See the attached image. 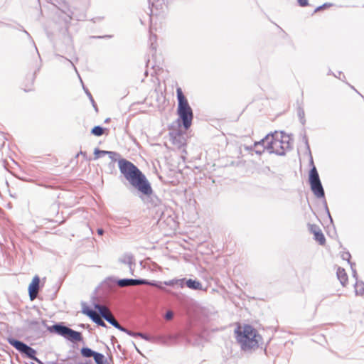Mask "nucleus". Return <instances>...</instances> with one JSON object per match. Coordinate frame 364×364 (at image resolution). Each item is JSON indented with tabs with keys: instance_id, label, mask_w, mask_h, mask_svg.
I'll return each instance as SVG.
<instances>
[{
	"instance_id": "21",
	"label": "nucleus",
	"mask_w": 364,
	"mask_h": 364,
	"mask_svg": "<svg viewBox=\"0 0 364 364\" xmlns=\"http://www.w3.org/2000/svg\"><path fill=\"white\" fill-rule=\"evenodd\" d=\"M331 6H332V4H331L326 3V4H323L322 6H320L317 7V8L315 9L314 12H315V13H316V12H318V11H321V10L323 9L331 7Z\"/></svg>"
},
{
	"instance_id": "14",
	"label": "nucleus",
	"mask_w": 364,
	"mask_h": 364,
	"mask_svg": "<svg viewBox=\"0 0 364 364\" xmlns=\"http://www.w3.org/2000/svg\"><path fill=\"white\" fill-rule=\"evenodd\" d=\"M105 319L109 323H111L112 326H114L115 328L120 330L121 331L127 332L126 329L123 328L122 326H120V324L114 318L112 314L109 315V316H106Z\"/></svg>"
},
{
	"instance_id": "9",
	"label": "nucleus",
	"mask_w": 364,
	"mask_h": 364,
	"mask_svg": "<svg viewBox=\"0 0 364 364\" xmlns=\"http://www.w3.org/2000/svg\"><path fill=\"white\" fill-rule=\"evenodd\" d=\"M309 230L311 234L314 235V240L320 245H326V238L322 232L321 228L316 225H310Z\"/></svg>"
},
{
	"instance_id": "11",
	"label": "nucleus",
	"mask_w": 364,
	"mask_h": 364,
	"mask_svg": "<svg viewBox=\"0 0 364 364\" xmlns=\"http://www.w3.org/2000/svg\"><path fill=\"white\" fill-rule=\"evenodd\" d=\"M84 313L87 316H88L97 325L101 326L102 327H106V324L102 320L100 316L96 311H95L93 310L87 309V310L84 311Z\"/></svg>"
},
{
	"instance_id": "24",
	"label": "nucleus",
	"mask_w": 364,
	"mask_h": 364,
	"mask_svg": "<svg viewBox=\"0 0 364 364\" xmlns=\"http://www.w3.org/2000/svg\"><path fill=\"white\" fill-rule=\"evenodd\" d=\"M107 152L105 151H95V158H99L101 155H105Z\"/></svg>"
},
{
	"instance_id": "5",
	"label": "nucleus",
	"mask_w": 364,
	"mask_h": 364,
	"mask_svg": "<svg viewBox=\"0 0 364 364\" xmlns=\"http://www.w3.org/2000/svg\"><path fill=\"white\" fill-rule=\"evenodd\" d=\"M310 165L311 168L309 174V181L311 189L316 198H321L324 197V190L321 185L317 169L314 165L313 158L311 157Z\"/></svg>"
},
{
	"instance_id": "22",
	"label": "nucleus",
	"mask_w": 364,
	"mask_h": 364,
	"mask_svg": "<svg viewBox=\"0 0 364 364\" xmlns=\"http://www.w3.org/2000/svg\"><path fill=\"white\" fill-rule=\"evenodd\" d=\"M173 313L171 311H168L164 316L165 319L167 321L171 320L173 318Z\"/></svg>"
},
{
	"instance_id": "7",
	"label": "nucleus",
	"mask_w": 364,
	"mask_h": 364,
	"mask_svg": "<svg viewBox=\"0 0 364 364\" xmlns=\"http://www.w3.org/2000/svg\"><path fill=\"white\" fill-rule=\"evenodd\" d=\"M9 343L20 352L25 353L28 358L38 362V360L35 356L36 351L33 348L28 346L19 341L14 339L9 340Z\"/></svg>"
},
{
	"instance_id": "3",
	"label": "nucleus",
	"mask_w": 364,
	"mask_h": 364,
	"mask_svg": "<svg viewBox=\"0 0 364 364\" xmlns=\"http://www.w3.org/2000/svg\"><path fill=\"white\" fill-rule=\"evenodd\" d=\"M235 338L243 350H249L258 347L262 336L251 325L238 323L234 331Z\"/></svg>"
},
{
	"instance_id": "26",
	"label": "nucleus",
	"mask_w": 364,
	"mask_h": 364,
	"mask_svg": "<svg viewBox=\"0 0 364 364\" xmlns=\"http://www.w3.org/2000/svg\"><path fill=\"white\" fill-rule=\"evenodd\" d=\"M179 282H183V280H177V281L176 282V284H178Z\"/></svg>"
},
{
	"instance_id": "17",
	"label": "nucleus",
	"mask_w": 364,
	"mask_h": 364,
	"mask_svg": "<svg viewBox=\"0 0 364 364\" xmlns=\"http://www.w3.org/2000/svg\"><path fill=\"white\" fill-rule=\"evenodd\" d=\"M96 308L98 309L100 314L104 318H105L106 316H109V315L112 314L109 309L105 306L97 305Z\"/></svg>"
},
{
	"instance_id": "6",
	"label": "nucleus",
	"mask_w": 364,
	"mask_h": 364,
	"mask_svg": "<svg viewBox=\"0 0 364 364\" xmlns=\"http://www.w3.org/2000/svg\"><path fill=\"white\" fill-rule=\"evenodd\" d=\"M50 330L73 343L82 341V336L80 332L75 331L67 326L55 324L52 326Z\"/></svg>"
},
{
	"instance_id": "12",
	"label": "nucleus",
	"mask_w": 364,
	"mask_h": 364,
	"mask_svg": "<svg viewBox=\"0 0 364 364\" xmlns=\"http://www.w3.org/2000/svg\"><path fill=\"white\" fill-rule=\"evenodd\" d=\"M144 284H148V282H146L144 280L132 279H120L117 282V284L121 287L131 286V285Z\"/></svg>"
},
{
	"instance_id": "23",
	"label": "nucleus",
	"mask_w": 364,
	"mask_h": 364,
	"mask_svg": "<svg viewBox=\"0 0 364 364\" xmlns=\"http://www.w3.org/2000/svg\"><path fill=\"white\" fill-rule=\"evenodd\" d=\"M299 6L304 7L309 5V1L308 0H297Z\"/></svg>"
},
{
	"instance_id": "16",
	"label": "nucleus",
	"mask_w": 364,
	"mask_h": 364,
	"mask_svg": "<svg viewBox=\"0 0 364 364\" xmlns=\"http://www.w3.org/2000/svg\"><path fill=\"white\" fill-rule=\"evenodd\" d=\"M186 285L188 288L192 289H201L202 284L200 282L193 280L191 279L186 281Z\"/></svg>"
},
{
	"instance_id": "15",
	"label": "nucleus",
	"mask_w": 364,
	"mask_h": 364,
	"mask_svg": "<svg viewBox=\"0 0 364 364\" xmlns=\"http://www.w3.org/2000/svg\"><path fill=\"white\" fill-rule=\"evenodd\" d=\"M355 292L357 296H361L364 298V283L361 281H357L355 284Z\"/></svg>"
},
{
	"instance_id": "4",
	"label": "nucleus",
	"mask_w": 364,
	"mask_h": 364,
	"mask_svg": "<svg viewBox=\"0 0 364 364\" xmlns=\"http://www.w3.org/2000/svg\"><path fill=\"white\" fill-rule=\"evenodd\" d=\"M176 95L178 100L177 114L181 120L185 130H188L192 125L193 112L190 106L186 97L181 87H177Z\"/></svg>"
},
{
	"instance_id": "1",
	"label": "nucleus",
	"mask_w": 364,
	"mask_h": 364,
	"mask_svg": "<svg viewBox=\"0 0 364 364\" xmlns=\"http://www.w3.org/2000/svg\"><path fill=\"white\" fill-rule=\"evenodd\" d=\"M289 136L282 132H275L267 135L260 141L255 142L254 148L257 154H261L265 151L283 155L291 148Z\"/></svg>"
},
{
	"instance_id": "2",
	"label": "nucleus",
	"mask_w": 364,
	"mask_h": 364,
	"mask_svg": "<svg viewBox=\"0 0 364 364\" xmlns=\"http://www.w3.org/2000/svg\"><path fill=\"white\" fill-rule=\"evenodd\" d=\"M119 168L129 183L146 196L152 194L150 183L142 172L132 163L125 159L119 161Z\"/></svg>"
},
{
	"instance_id": "18",
	"label": "nucleus",
	"mask_w": 364,
	"mask_h": 364,
	"mask_svg": "<svg viewBox=\"0 0 364 364\" xmlns=\"http://www.w3.org/2000/svg\"><path fill=\"white\" fill-rule=\"evenodd\" d=\"M104 131L102 127L96 126L92 129L91 133L95 136H100L104 134Z\"/></svg>"
},
{
	"instance_id": "10",
	"label": "nucleus",
	"mask_w": 364,
	"mask_h": 364,
	"mask_svg": "<svg viewBox=\"0 0 364 364\" xmlns=\"http://www.w3.org/2000/svg\"><path fill=\"white\" fill-rule=\"evenodd\" d=\"M39 284H40V278L38 275H36L31 282L28 286V293L30 299L31 301L34 300L37 296L39 291Z\"/></svg>"
},
{
	"instance_id": "20",
	"label": "nucleus",
	"mask_w": 364,
	"mask_h": 364,
	"mask_svg": "<svg viewBox=\"0 0 364 364\" xmlns=\"http://www.w3.org/2000/svg\"><path fill=\"white\" fill-rule=\"evenodd\" d=\"M341 257L343 260L346 261L347 263L349 264L351 256L348 252H342Z\"/></svg>"
},
{
	"instance_id": "8",
	"label": "nucleus",
	"mask_w": 364,
	"mask_h": 364,
	"mask_svg": "<svg viewBox=\"0 0 364 364\" xmlns=\"http://www.w3.org/2000/svg\"><path fill=\"white\" fill-rule=\"evenodd\" d=\"M80 353L85 358L93 357L97 364H105V358L102 353L95 352L89 348H82Z\"/></svg>"
},
{
	"instance_id": "19",
	"label": "nucleus",
	"mask_w": 364,
	"mask_h": 364,
	"mask_svg": "<svg viewBox=\"0 0 364 364\" xmlns=\"http://www.w3.org/2000/svg\"><path fill=\"white\" fill-rule=\"evenodd\" d=\"M33 80H31L30 85L28 86L26 83L23 85V90L25 92H30L33 90Z\"/></svg>"
},
{
	"instance_id": "13",
	"label": "nucleus",
	"mask_w": 364,
	"mask_h": 364,
	"mask_svg": "<svg viewBox=\"0 0 364 364\" xmlns=\"http://www.w3.org/2000/svg\"><path fill=\"white\" fill-rule=\"evenodd\" d=\"M337 277L340 280L341 284L346 287L348 284V278L344 268L338 267L337 269Z\"/></svg>"
},
{
	"instance_id": "25",
	"label": "nucleus",
	"mask_w": 364,
	"mask_h": 364,
	"mask_svg": "<svg viewBox=\"0 0 364 364\" xmlns=\"http://www.w3.org/2000/svg\"><path fill=\"white\" fill-rule=\"evenodd\" d=\"M97 233H98L100 235H103V230H102V229H98V230H97Z\"/></svg>"
}]
</instances>
